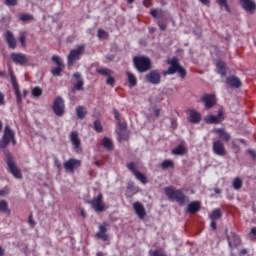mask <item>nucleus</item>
Here are the masks:
<instances>
[{
    "label": "nucleus",
    "instance_id": "14",
    "mask_svg": "<svg viewBox=\"0 0 256 256\" xmlns=\"http://www.w3.org/2000/svg\"><path fill=\"white\" fill-rule=\"evenodd\" d=\"M11 59L13 63L16 65H21V67L27 65L29 63V59H27V56L22 53H12L11 54Z\"/></svg>",
    "mask_w": 256,
    "mask_h": 256
},
{
    "label": "nucleus",
    "instance_id": "17",
    "mask_svg": "<svg viewBox=\"0 0 256 256\" xmlns=\"http://www.w3.org/2000/svg\"><path fill=\"white\" fill-rule=\"evenodd\" d=\"M133 209L139 219H145V217H147V211L145 210V206H143L141 202H135L133 204Z\"/></svg>",
    "mask_w": 256,
    "mask_h": 256
},
{
    "label": "nucleus",
    "instance_id": "53",
    "mask_svg": "<svg viewBox=\"0 0 256 256\" xmlns=\"http://www.w3.org/2000/svg\"><path fill=\"white\" fill-rule=\"evenodd\" d=\"M113 114H114V117H115L117 123H118L119 121H121V114L118 112L117 109H114V110H113Z\"/></svg>",
    "mask_w": 256,
    "mask_h": 256
},
{
    "label": "nucleus",
    "instance_id": "34",
    "mask_svg": "<svg viewBox=\"0 0 256 256\" xmlns=\"http://www.w3.org/2000/svg\"><path fill=\"white\" fill-rule=\"evenodd\" d=\"M76 115L78 119H83L87 115V109L85 106H78L76 109Z\"/></svg>",
    "mask_w": 256,
    "mask_h": 256
},
{
    "label": "nucleus",
    "instance_id": "44",
    "mask_svg": "<svg viewBox=\"0 0 256 256\" xmlns=\"http://www.w3.org/2000/svg\"><path fill=\"white\" fill-rule=\"evenodd\" d=\"M94 130H96L97 133H101L103 131V125H101L99 120L94 121Z\"/></svg>",
    "mask_w": 256,
    "mask_h": 256
},
{
    "label": "nucleus",
    "instance_id": "15",
    "mask_svg": "<svg viewBox=\"0 0 256 256\" xmlns=\"http://www.w3.org/2000/svg\"><path fill=\"white\" fill-rule=\"evenodd\" d=\"M240 5L244 11H248L251 15L256 11V3L253 0H240Z\"/></svg>",
    "mask_w": 256,
    "mask_h": 256
},
{
    "label": "nucleus",
    "instance_id": "23",
    "mask_svg": "<svg viewBox=\"0 0 256 256\" xmlns=\"http://www.w3.org/2000/svg\"><path fill=\"white\" fill-rule=\"evenodd\" d=\"M81 166V161L77 160V159H69L67 162L64 163V168L66 169V171H73L74 169H76V167H80Z\"/></svg>",
    "mask_w": 256,
    "mask_h": 256
},
{
    "label": "nucleus",
    "instance_id": "1",
    "mask_svg": "<svg viewBox=\"0 0 256 256\" xmlns=\"http://www.w3.org/2000/svg\"><path fill=\"white\" fill-rule=\"evenodd\" d=\"M165 195L168 197L170 201H176L180 207H183L185 203H189V197H187L183 190L178 189L174 190L173 187H166L164 189Z\"/></svg>",
    "mask_w": 256,
    "mask_h": 256
},
{
    "label": "nucleus",
    "instance_id": "35",
    "mask_svg": "<svg viewBox=\"0 0 256 256\" xmlns=\"http://www.w3.org/2000/svg\"><path fill=\"white\" fill-rule=\"evenodd\" d=\"M223 217V214L221 213L220 209H214L212 213L210 214L211 221H217Z\"/></svg>",
    "mask_w": 256,
    "mask_h": 256
},
{
    "label": "nucleus",
    "instance_id": "58",
    "mask_svg": "<svg viewBox=\"0 0 256 256\" xmlns=\"http://www.w3.org/2000/svg\"><path fill=\"white\" fill-rule=\"evenodd\" d=\"M202 5H206V7H209L211 5V0H199Z\"/></svg>",
    "mask_w": 256,
    "mask_h": 256
},
{
    "label": "nucleus",
    "instance_id": "37",
    "mask_svg": "<svg viewBox=\"0 0 256 256\" xmlns=\"http://www.w3.org/2000/svg\"><path fill=\"white\" fill-rule=\"evenodd\" d=\"M228 0H216L217 5H219L220 9H225L228 13H231V8H229Z\"/></svg>",
    "mask_w": 256,
    "mask_h": 256
},
{
    "label": "nucleus",
    "instance_id": "55",
    "mask_svg": "<svg viewBox=\"0 0 256 256\" xmlns=\"http://www.w3.org/2000/svg\"><path fill=\"white\" fill-rule=\"evenodd\" d=\"M158 26L160 27L161 31H165V29H167V24L162 21H158Z\"/></svg>",
    "mask_w": 256,
    "mask_h": 256
},
{
    "label": "nucleus",
    "instance_id": "39",
    "mask_svg": "<svg viewBox=\"0 0 256 256\" xmlns=\"http://www.w3.org/2000/svg\"><path fill=\"white\" fill-rule=\"evenodd\" d=\"M96 71L99 73V75H104V77H110L113 75V71H111L109 68H99Z\"/></svg>",
    "mask_w": 256,
    "mask_h": 256
},
{
    "label": "nucleus",
    "instance_id": "6",
    "mask_svg": "<svg viewBox=\"0 0 256 256\" xmlns=\"http://www.w3.org/2000/svg\"><path fill=\"white\" fill-rule=\"evenodd\" d=\"M83 53H85V44H82L77 48L71 50L67 57L68 67L73 66V63H75V61H79Z\"/></svg>",
    "mask_w": 256,
    "mask_h": 256
},
{
    "label": "nucleus",
    "instance_id": "47",
    "mask_svg": "<svg viewBox=\"0 0 256 256\" xmlns=\"http://www.w3.org/2000/svg\"><path fill=\"white\" fill-rule=\"evenodd\" d=\"M28 223L30 225V227L33 229V227H35L37 225V222H35V220L33 219V214H30L28 217Z\"/></svg>",
    "mask_w": 256,
    "mask_h": 256
},
{
    "label": "nucleus",
    "instance_id": "33",
    "mask_svg": "<svg viewBox=\"0 0 256 256\" xmlns=\"http://www.w3.org/2000/svg\"><path fill=\"white\" fill-rule=\"evenodd\" d=\"M161 169H175V163L173 162V160H169L166 159L164 160L161 165H160Z\"/></svg>",
    "mask_w": 256,
    "mask_h": 256
},
{
    "label": "nucleus",
    "instance_id": "54",
    "mask_svg": "<svg viewBox=\"0 0 256 256\" xmlns=\"http://www.w3.org/2000/svg\"><path fill=\"white\" fill-rule=\"evenodd\" d=\"M25 40H26L25 34L20 33L19 42L21 43V45H22L23 47H25Z\"/></svg>",
    "mask_w": 256,
    "mask_h": 256
},
{
    "label": "nucleus",
    "instance_id": "24",
    "mask_svg": "<svg viewBox=\"0 0 256 256\" xmlns=\"http://www.w3.org/2000/svg\"><path fill=\"white\" fill-rule=\"evenodd\" d=\"M216 69H217V74L221 75V77H225V75H227V64L224 61L222 60L216 61Z\"/></svg>",
    "mask_w": 256,
    "mask_h": 256
},
{
    "label": "nucleus",
    "instance_id": "7",
    "mask_svg": "<svg viewBox=\"0 0 256 256\" xmlns=\"http://www.w3.org/2000/svg\"><path fill=\"white\" fill-rule=\"evenodd\" d=\"M88 204L93 207L96 213H103V211H105V204L103 203V193L99 192L98 197H94L92 200H89Z\"/></svg>",
    "mask_w": 256,
    "mask_h": 256
},
{
    "label": "nucleus",
    "instance_id": "41",
    "mask_svg": "<svg viewBox=\"0 0 256 256\" xmlns=\"http://www.w3.org/2000/svg\"><path fill=\"white\" fill-rule=\"evenodd\" d=\"M233 187L236 191H239V189L243 187V180H241L239 177H236L233 181Z\"/></svg>",
    "mask_w": 256,
    "mask_h": 256
},
{
    "label": "nucleus",
    "instance_id": "48",
    "mask_svg": "<svg viewBox=\"0 0 256 256\" xmlns=\"http://www.w3.org/2000/svg\"><path fill=\"white\" fill-rule=\"evenodd\" d=\"M117 125H118L120 131H127L126 122H121V120H120V121L117 122Z\"/></svg>",
    "mask_w": 256,
    "mask_h": 256
},
{
    "label": "nucleus",
    "instance_id": "45",
    "mask_svg": "<svg viewBox=\"0 0 256 256\" xmlns=\"http://www.w3.org/2000/svg\"><path fill=\"white\" fill-rule=\"evenodd\" d=\"M5 5L7 7H16V5L19 3V0H5Z\"/></svg>",
    "mask_w": 256,
    "mask_h": 256
},
{
    "label": "nucleus",
    "instance_id": "36",
    "mask_svg": "<svg viewBox=\"0 0 256 256\" xmlns=\"http://www.w3.org/2000/svg\"><path fill=\"white\" fill-rule=\"evenodd\" d=\"M126 75L128 77V82L130 83V87H136L137 86V77L133 75V73L127 71Z\"/></svg>",
    "mask_w": 256,
    "mask_h": 256
},
{
    "label": "nucleus",
    "instance_id": "52",
    "mask_svg": "<svg viewBox=\"0 0 256 256\" xmlns=\"http://www.w3.org/2000/svg\"><path fill=\"white\" fill-rule=\"evenodd\" d=\"M54 165L55 167H57V169H59V171L63 169V165L61 164V161H59V159L57 158L54 159Z\"/></svg>",
    "mask_w": 256,
    "mask_h": 256
},
{
    "label": "nucleus",
    "instance_id": "61",
    "mask_svg": "<svg viewBox=\"0 0 256 256\" xmlns=\"http://www.w3.org/2000/svg\"><path fill=\"white\" fill-rule=\"evenodd\" d=\"M80 215H81V217H83V219H85V217H87V213L85 212V209H83V208L80 209Z\"/></svg>",
    "mask_w": 256,
    "mask_h": 256
},
{
    "label": "nucleus",
    "instance_id": "25",
    "mask_svg": "<svg viewBox=\"0 0 256 256\" xmlns=\"http://www.w3.org/2000/svg\"><path fill=\"white\" fill-rule=\"evenodd\" d=\"M6 42L9 49H15L17 47V42L15 41V36L11 30L6 31Z\"/></svg>",
    "mask_w": 256,
    "mask_h": 256
},
{
    "label": "nucleus",
    "instance_id": "38",
    "mask_svg": "<svg viewBox=\"0 0 256 256\" xmlns=\"http://www.w3.org/2000/svg\"><path fill=\"white\" fill-rule=\"evenodd\" d=\"M63 69H65V66L53 67L51 69V73H52L53 77H61V73H63Z\"/></svg>",
    "mask_w": 256,
    "mask_h": 256
},
{
    "label": "nucleus",
    "instance_id": "51",
    "mask_svg": "<svg viewBox=\"0 0 256 256\" xmlns=\"http://www.w3.org/2000/svg\"><path fill=\"white\" fill-rule=\"evenodd\" d=\"M127 189L129 190V191H131L132 193H137L138 191H139V188H137L135 185H133V184H129L128 185V187H127Z\"/></svg>",
    "mask_w": 256,
    "mask_h": 256
},
{
    "label": "nucleus",
    "instance_id": "16",
    "mask_svg": "<svg viewBox=\"0 0 256 256\" xmlns=\"http://www.w3.org/2000/svg\"><path fill=\"white\" fill-rule=\"evenodd\" d=\"M202 103H204L206 109H211L212 107H215L217 100L215 99V95L206 94L202 96Z\"/></svg>",
    "mask_w": 256,
    "mask_h": 256
},
{
    "label": "nucleus",
    "instance_id": "49",
    "mask_svg": "<svg viewBox=\"0 0 256 256\" xmlns=\"http://www.w3.org/2000/svg\"><path fill=\"white\" fill-rule=\"evenodd\" d=\"M150 256H167V254L163 253V251L156 249L154 250Z\"/></svg>",
    "mask_w": 256,
    "mask_h": 256
},
{
    "label": "nucleus",
    "instance_id": "8",
    "mask_svg": "<svg viewBox=\"0 0 256 256\" xmlns=\"http://www.w3.org/2000/svg\"><path fill=\"white\" fill-rule=\"evenodd\" d=\"M225 235L228 241V245L231 249V251H233V249H235V247H239V245H241V238L235 234V232H231L229 234V229H225Z\"/></svg>",
    "mask_w": 256,
    "mask_h": 256
},
{
    "label": "nucleus",
    "instance_id": "10",
    "mask_svg": "<svg viewBox=\"0 0 256 256\" xmlns=\"http://www.w3.org/2000/svg\"><path fill=\"white\" fill-rule=\"evenodd\" d=\"M10 73V80L12 83V87L15 91V95H16V101L18 103V105H21V103H23V101L21 100V90H19V83H17V78L15 77V74L13 73V70H9Z\"/></svg>",
    "mask_w": 256,
    "mask_h": 256
},
{
    "label": "nucleus",
    "instance_id": "30",
    "mask_svg": "<svg viewBox=\"0 0 256 256\" xmlns=\"http://www.w3.org/2000/svg\"><path fill=\"white\" fill-rule=\"evenodd\" d=\"M102 146L104 149H106V151H113V140L108 137H104L102 139Z\"/></svg>",
    "mask_w": 256,
    "mask_h": 256
},
{
    "label": "nucleus",
    "instance_id": "4",
    "mask_svg": "<svg viewBox=\"0 0 256 256\" xmlns=\"http://www.w3.org/2000/svg\"><path fill=\"white\" fill-rule=\"evenodd\" d=\"M133 65L138 73H147L151 70V59L147 56H135Z\"/></svg>",
    "mask_w": 256,
    "mask_h": 256
},
{
    "label": "nucleus",
    "instance_id": "3",
    "mask_svg": "<svg viewBox=\"0 0 256 256\" xmlns=\"http://www.w3.org/2000/svg\"><path fill=\"white\" fill-rule=\"evenodd\" d=\"M6 165H7V171L8 173H11L12 177H14V179H23V173L21 172V168L17 166V164L15 163V158L13 157V155H11V153L6 152Z\"/></svg>",
    "mask_w": 256,
    "mask_h": 256
},
{
    "label": "nucleus",
    "instance_id": "46",
    "mask_svg": "<svg viewBox=\"0 0 256 256\" xmlns=\"http://www.w3.org/2000/svg\"><path fill=\"white\" fill-rule=\"evenodd\" d=\"M127 169H129V171H131V173H133V175H135V173H137V169L135 168V163L131 162L129 164L126 165Z\"/></svg>",
    "mask_w": 256,
    "mask_h": 256
},
{
    "label": "nucleus",
    "instance_id": "59",
    "mask_svg": "<svg viewBox=\"0 0 256 256\" xmlns=\"http://www.w3.org/2000/svg\"><path fill=\"white\" fill-rule=\"evenodd\" d=\"M171 127L172 129H177V120L171 119Z\"/></svg>",
    "mask_w": 256,
    "mask_h": 256
},
{
    "label": "nucleus",
    "instance_id": "57",
    "mask_svg": "<svg viewBox=\"0 0 256 256\" xmlns=\"http://www.w3.org/2000/svg\"><path fill=\"white\" fill-rule=\"evenodd\" d=\"M106 32L103 29L98 30V37L101 39L102 37H105Z\"/></svg>",
    "mask_w": 256,
    "mask_h": 256
},
{
    "label": "nucleus",
    "instance_id": "43",
    "mask_svg": "<svg viewBox=\"0 0 256 256\" xmlns=\"http://www.w3.org/2000/svg\"><path fill=\"white\" fill-rule=\"evenodd\" d=\"M52 61L54 63H56L57 66L60 67H65V64H63V61H61V57L57 56V55H53L52 56Z\"/></svg>",
    "mask_w": 256,
    "mask_h": 256
},
{
    "label": "nucleus",
    "instance_id": "19",
    "mask_svg": "<svg viewBox=\"0 0 256 256\" xmlns=\"http://www.w3.org/2000/svg\"><path fill=\"white\" fill-rule=\"evenodd\" d=\"M109 227V223L104 222L99 226V231L96 233V239H101L102 241H107V228Z\"/></svg>",
    "mask_w": 256,
    "mask_h": 256
},
{
    "label": "nucleus",
    "instance_id": "56",
    "mask_svg": "<svg viewBox=\"0 0 256 256\" xmlns=\"http://www.w3.org/2000/svg\"><path fill=\"white\" fill-rule=\"evenodd\" d=\"M210 227L213 229V231L217 230V220H211Z\"/></svg>",
    "mask_w": 256,
    "mask_h": 256
},
{
    "label": "nucleus",
    "instance_id": "12",
    "mask_svg": "<svg viewBox=\"0 0 256 256\" xmlns=\"http://www.w3.org/2000/svg\"><path fill=\"white\" fill-rule=\"evenodd\" d=\"M212 149L215 155H218V157H225V155H227L225 144H223V141L221 140L214 141L212 144Z\"/></svg>",
    "mask_w": 256,
    "mask_h": 256
},
{
    "label": "nucleus",
    "instance_id": "29",
    "mask_svg": "<svg viewBox=\"0 0 256 256\" xmlns=\"http://www.w3.org/2000/svg\"><path fill=\"white\" fill-rule=\"evenodd\" d=\"M0 213L11 215V210L9 209V202H7V200H0Z\"/></svg>",
    "mask_w": 256,
    "mask_h": 256
},
{
    "label": "nucleus",
    "instance_id": "62",
    "mask_svg": "<svg viewBox=\"0 0 256 256\" xmlns=\"http://www.w3.org/2000/svg\"><path fill=\"white\" fill-rule=\"evenodd\" d=\"M248 153H249V155H251V157H252L253 159H256V153H255V151L249 149V150H248Z\"/></svg>",
    "mask_w": 256,
    "mask_h": 256
},
{
    "label": "nucleus",
    "instance_id": "21",
    "mask_svg": "<svg viewBox=\"0 0 256 256\" xmlns=\"http://www.w3.org/2000/svg\"><path fill=\"white\" fill-rule=\"evenodd\" d=\"M223 119V109L218 111V115H210L205 119L206 123L217 125Z\"/></svg>",
    "mask_w": 256,
    "mask_h": 256
},
{
    "label": "nucleus",
    "instance_id": "31",
    "mask_svg": "<svg viewBox=\"0 0 256 256\" xmlns=\"http://www.w3.org/2000/svg\"><path fill=\"white\" fill-rule=\"evenodd\" d=\"M185 153H187V149L182 144L172 150V155L183 156Z\"/></svg>",
    "mask_w": 256,
    "mask_h": 256
},
{
    "label": "nucleus",
    "instance_id": "11",
    "mask_svg": "<svg viewBox=\"0 0 256 256\" xmlns=\"http://www.w3.org/2000/svg\"><path fill=\"white\" fill-rule=\"evenodd\" d=\"M70 141L73 145L75 153H81L83 148L81 147V138H79V132L73 131L70 133Z\"/></svg>",
    "mask_w": 256,
    "mask_h": 256
},
{
    "label": "nucleus",
    "instance_id": "2",
    "mask_svg": "<svg viewBox=\"0 0 256 256\" xmlns=\"http://www.w3.org/2000/svg\"><path fill=\"white\" fill-rule=\"evenodd\" d=\"M169 68L168 70L163 72V75H175L178 73L181 79H185L187 77V70L179 63V58L173 57L171 60H168Z\"/></svg>",
    "mask_w": 256,
    "mask_h": 256
},
{
    "label": "nucleus",
    "instance_id": "5",
    "mask_svg": "<svg viewBox=\"0 0 256 256\" xmlns=\"http://www.w3.org/2000/svg\"><path fill=\"white\" fill-rule=\"evenodd\" d=\"M10 142H12L13 145L17 144V141L15 140V132H13L11 126L6 125L2 138L0 139V149H7Z\"/></svg>",
    "mask_w": 256,
    "mask_h": 256
},
{
    "label": "nucleus",
    "instance_id": "18",
    "mask_svg": "<svg viewBox=\"0 0 256 256\" xmlns=\"http://www.w3.org/2000/svg\"><path fill=\"white\" fill-rule=\"evenodd\" d=\"M213 133H216L219 139H221V141H224V143H229V141H231V134H229V132H227V130L223 128L214 129Z\"/></svg>",
    "mask_w": 256,
    "mask_h": 256
},
{
    "label": "nucleus",
    "instance_id": "20",
    "mask_svg": "<svg viewBox=\"0 0 256 256\" xmlns=\"http://www.w3.org/2000/svg\"><path fill=\"white\" fill-rule=\"evenodd\" d=\"M73 77L77 79V83L74 85L72 92L75 93V91H83L85 88L83 85H85V81L83 80V77H81V73L76 72L73 74Z\"/></svg>",
    "mask_w": 256,
    "mask_h": 256
},
{
    "label": "nucleus",
    "instance_id": "60",
    "mask_svg": "<svg viewBox=\"0 0 256 256\" xmlns=\"http://www.w3.org/2000/svg\"><path fill=\"white\" fill-rule=\"evenodd\" d=\"M5 103V95L0 92V105H3Z\"/></svg>",
    "mask_w": 256,
    "mask_h": 256
},
{
    "label": "nucleus",
    "instance_id": "27",
    "mask_svg": "<svg viewBox=\"0 0 256 256\" xmlns=\"http://www.w3.org/2000/svg\"><path fill=\"white\" fill-rule=\"evenodd\" d=\"M188 119L190 123H199L201 121V114L197 110H190Z\"/></svg>",
    "mask_w": 256,
    "mask_h": 256
},
{
    "label": "nucleus",
    "instance_id": "40",
    "mask_svg": "<svg viewBox=\"0 0 256 256\" xmlns=\"http://www.w3.org/2000/svg\"><path fill=\"white\" fill-rule=\"evenodd\" d=\"M134 176L136 177V179H138V181L143 183V185L147 183V176H145V174L141 173L140 171L135 172Z\"/></svg>",
    "mask_w": 256,
    "mask_h": 256
},
{
    "label": "nucleus",
    "instance_id": "9",
    "mask_svg": "<svg viewBox=\"0 0 256 256\" xmlns=\"http://www.w3.org/2000/svg\"><path fill=\"white\" fill-rule=\"evenodd\" d=\"M53 111L57 117H63L65 113V100L61 96H57L54 100Z\"/></svg>",
    "mask_w": 256,
    "mask_h": 256
},
{
    "label": "nucleus",
    "instance_id": "64",
    "mask_svg": "<svg viewBox=\"0 0 256 256\" xmlns=\"http://www.w3.org/2000/svg\"><path fill=\"white\" fill-rule=\"evenodd\" d=\"M250 235L256 236V227H253L250 231Z\"/></svg>",
    "mask_w": 256,
    "mask_h": 256
},
{
    "label": "nucleus",
    "instance_id": "63",
    "mask_svg": "<svg viewBox=\"0 0 256 256\" xmlns=\"http://www.w3.org/2000/svg\"><path fill=\"white\" fill-rule=\"evenodd\" d=\"M247 253H248V251H247L246 248H244V249H242V250L240 251V255H241V256L247 255Z\"/></svg>",
    "mask_w": 256,
    "mask_h": 256
},
{
    "label": "nucleus",
    "instance_id": "50",
    "mask_svg": "<svg viewBox=\"0 0 256 256\" xmlns=\"http://www.w3.org/2000/svg\"><path fill=\"white\" fill-rule=\"evenodd\" d=\"M106 85H110L111 87H113V85H115V78H113V76H108V78L106 79Z\"/></svg>",
    "mask_w": 256,
    "mask_h": 256
},
{
    "label": "nucleus",
    "instance_id": "42",
    "mask_svg": "<svg viewBox=\"0 0 256 256\" xmlns=\"http://www.w3.org/2000/svg\"><path fill=\"white\" fill-rule=\"evenodd\" d=\"M32 95L33 97L39 98L43 95V89L39 87H35L32 89Z\"/></svg>",
    "mask_w": 256,
    "mask_h": 256
},
{
    "label": "nucleus",
    "instance_id": "13",
    "mask_svg": "<svg viewBox=\"0 0 256 256\" xmlns=\"http://www.w3.org/2000/svg\"><path fill=\"white\" fill-rule=\"evenodd\" d=\"M145 81L151 85H159L161 83V74L158 70H152L145 76Z\"/></svg>",
    "mask_w": 256,
    "mask_h": 256
},
{
    "label": "nucleus",
    "instance_id": "22",
    "mask_svg": "<svg viewBox=\"0 0 256 256\" xmlns=\"http://www.w3.org/2000/svg\"><path fill=\"white\" fill-rule=\"evenodd\" d=\"M226 83L229 87H232L233 89H239L241 87V79H239L237 76H229L226 78Z\"/></svg>",
    "mask_w": 256,
    "mask_h": 256
},
{
    "label": "nucleus",
    "instance_id": "28",
    "mask_svg": "<svg viewBox=\"0 0 256 256\" xmlns=\"http://www.w3.org/2000/svg\"><path fill=\"white\" fill-rule=\"evenodd\" d=\"M18 19L22 23H31V21H33L35 17L33 16V14L22 13L18 15Z\"/></svg>",
    "mask_w": 256,
    "mask_h": 256
},
{
    "label": "nucleus",
    "instance_id": "32",
    "mask_svg": "<svg viewBox=\"0 0 256 256\" xmlns=\"http://www.w3.org/2000/svg\"><path fill=\"white\" fill-rule=\"evenodd\" d=\"M150 15H152L154 19H163V15H165V11H163V9H152L150 11Z\"/></svg>",
    "mask_w": 256,
    "mask_h": 256
},
{
    "label": "nucleus",
    "instance_id": "26",
    "mask_svg": "<svg viewBox=\"0 0 256 256\" xmlns=\"http://www.w3.org/2000/svg\"><path fill=\"white\" fill-rule=\"evenodd\" d=\"M199 211H201V202L199 201L191 202L190 204H188L186 209L187 213H192V214L197 213Z\"/></svg>",
    "mask_w": 256,
    "mask_h": 256
}]
</instances>
